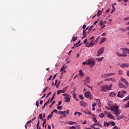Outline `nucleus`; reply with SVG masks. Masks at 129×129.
<instances>
[{
	"label": "nucleus",
	"mask_w": 129,
	"mask_h": 129,
	"mask_svg": "<svg viewBox=\"0 0 129 129\" xmlns=\"http://www.w3.org/2000/svg\"><path fill=\"white\" fill-rule=\"evenodd\" d=\"M84 112L85 113V114H88L89 115H91L92 113L91 112H90V111H84Z\"/></svg>",
	"instance_id": "obj_27"
},
{
	"label": "nucleus",
	"mask_w": 129,
	"mask_h": 129,
	"mask_svg": "<svg viewBox=\"0 0 129 129\" xmlns=\"http://www.w3.org/2000/svg\"><path fill=\"white\" fill-rule=\"evenodd\" d=\"M93 120L95 122L97 121V120L95 117L93 118Z\"/></svg>",
	"instance_id": "obj_60"
},
{
	"label": "nucleus",
	"mask_w": 129,
	"mask_h": 129,
	"mask_svg": "<svg viewBox=\"0 0 129 129\" xmlns=\"http://www.w3.org/2000/svg\"><path fill=\"white\" fill-rule=\"evenodd\" d=\"M85 97L86 98H89L90 100H92L93 99V97L91 96V93L90 92H87L85 93Z\"/></svg>",
	"instance_id": "obj_9"
},
{
	"label": "nucleus",
	"mask_w": 129,
	"mask_h": 129,
	"mask_svg": "<svg viewBox=\"0 0 129 129\" xmlns=\"http://www.w3.org/2000/svg\"><path fill=\"white\" fill-rule=\"evenodd\" d=\"M105 114L106 116L108 117V118H110V119H115L114 116H113L112 114H111L110 112H107V111H105Z\"/></svg>",
	"instance_id": "obj_6"
},
{
	"label": "nucleus",
	"mask_w": 129,
	"mask_h": 129,
	"mask_svg": "<svg viewBox=\"0 0 129 129\" xmlns=\"http://www.w3.org/2000/svg\"><path fill=\"white\" fill-rule=\"evenodd\" d=\"M115 125V122L114 121H111V125L114 126Z\"/></svg>",
	"instance_id": "obj_42"
},
{
	"label": "nucleus",
	"mask_w": 129,
	"mask_h": 129,
	"mask_svg": "<svg viewBox=\"0 0 129 129\" xmlns=\"http://www.w3.org/2000/svg\"><path fill=\"white\" fill-rule=\"evenodd\" d=\"M97 103H98V104H100L101 103V101L99 99H98L96 101Z\"/></svg>",
	"instance_id": "obj_52"
},
{
	"label": "nucleus",
	"mask_w": 129,
	"mask_h": 129,
	"mask_svg": "<svg viewBox=\"0 0 129 129\" xmlns=\"http://www.w3.org/2000/svg\"><path fill=\"white\" fill-rule=\"evenodd\" d=\"M76 123V122H74L73 121H69L68 122V124H70V125H73L74 124H75Z\"/></svg>",
	"instance_id": "obj_22"
},
{
	"label": "nucleus",
	"mask_w": 129,
	"mask_h": 129,
	"mask_svg": "<svg viewBox=\"0 0 129 129\" xmlns=\"http://www.w3.org/2000/svg\"><path fill=\"white\" fill-rule=\"evenodd\" d=\"M55 101H53V102H52L50 106H49L50 108H51L52 106H53V105L54 104Z\"/></svg>",
	"instance_id": "obj_47"
},
{
	"label": "nucleus",
	"mask_w": 129,
	"mask_h": 129,
	"mask_svg": "<svg viewBox=\"0 0 129 129\" xmlns=\"http://www.w3.org/2000/svg\"><path fill=\"white\" fill-rule=\"evenodd\" d=\"M99 117H100L101 118H103V117H105L104 113H101V114H99Z\"/></svg>",
	"instance_id": "obj_24"
},
{
	"label": "nucleus",
	"mask_w": 129,
	"mask_h": 129,
	"mask_svg": "<svg viewBox=\"0 0 129 129\" xmlns=\"http://www.w3.org/2000/svg\"><path fill=\"white\" fill-rule=\"evenodd\" d=\"M55 94L53 95L52 97L51 98L50 102H52V101L54 100V97Z\"/></svg>",
	"instance_id": "obj_44"
},
{
	"label": "nucleus",
	"mask_w": 129,
	"mask_h": 129,
	"mask_svg": "<svg viewBox=\"0 0 129 129\" xmlns=\"http://www.w3.org/2000/svg\"><path fill=\"white\" fill-rule=\"evenodd\" d=\"M86 86L88 88H90L91 90H93V88L91 86H89V85H86Z\"/></svg>",
	"instance_id": "obj_56"
},
{
	"label": "nucleus",
	"mask_w": 129,
	"mask_h": 129,
	"mask_svg": "<svg viewBox=\"0 0 129 129\" xmlns=\"http://www.w3.org/2000/svg\"><path fill=\"white\" fill-rule=\"evenodd\" d=\"M39 123H40V121L39 120V121H38L37 124L36 125L37 129H38V128H39Z\"/></svg>",
	"instance_id": "obj_43"
},
{
	"label": "nucleus",
	"mask_w": 129,
	"mask_h": 129,
	"mask_svg": "<svg viewBox=\"0 0 129 129\" xmlns=\"http://www.w3.org/2000/svg\"><path fill=\"white\" fill-rule=\"evenodd\" d=\"M112 87V84H110L109 86L108 85L102 86L101 89V91H102V92H107L109 90H111Z\"/></svg>",
	"instance_id": "obj_3"
},
{
	"label": "nucleus",
	"mask_w": 129,
	"mask_h": 129,
	"mask_svg": "<svg viewBox=\"0 0 129 129\" xmlns=\"http://www.w3.org/2000/svg\"><path fill=\"white\" fill-rule=\"evenodd\" d=\"M36 105L37 108H38V107H39V104H38V101H37L36 102Z\"/></svg>",
	"instance_id": "obj_61"
},
{
	"label": "nucleus",
	"mask_w": 129,
	"mask_h": 129,
	"mask_svg": "<svg viewBox=\"0 0 129 129\" xmlns=\"http://www.w3.org/2000/svg\"><path fill=\"white\" fill-rule=\"evenodd\" d=\"M73 97L74 98H75L76 99L77 96H76V93H73Z\"/></svg>",
	"instance_id": "obj_45"
},
{
	"label": "nucleus",
	"mask_w": 129,
	"mask_h": 129,
	"mask_svg": "<svg viewBox=\"0 0 129 129\" xmlns=\"http://www.w3.org/2000/svg\"><path fill=\"white\" fill-rule=\"evenodd\" d=\"M129 107V101L124 105V108H128Z\"/></svg>",
	"instance_id": "obj_31"
},
{
	"label": "nucleus",
	"mask_w": 129,
	"mask_h": 129,
	"mask_svg": "<svg viewBox=\"0 0 129 129\" xmlns=\"http://www.w3.org/2000/svg\"><path fill=\"white\" fill-rule=\"evenodd\" d=\"M86 28V25H83V26L82 27L83 29L85 30Z\"/></svg>",
	"instance_id": "obj_62"
},
{
	"label": "nucleus",
	"mask_w": 129,
	"mask_h": 129,
	"mask_svg": "<svg viewBox=\"0 0 129 129\" xmlns=\"http://www.w3.org/2000/svg\"><path fill=\"white\" fill-rule=\"evenodd\" d=\"M79 98H80V99H81V100H83L84 99L83 95H80L79 96Z\"/></svg>",
	"instance_id": "obj_35"
},
{
	"label": "nucleus",
	"mask_w": 129,
	"mask_h": 129,
	"mask_svg": "<svg viewBox=\"0 0 129 129\" xmlns=\"http://www.w3.org/2000/svg\"><path fill=\"white\" fill-rule=\"evenodd\" d=\"M106 40V38H103L102 39H101L100 44H101V43H103V42H104Z\"/></svg>",
	"instance_id": "obj_26"
},
{
	"label": "nucleus",
	"mask_w": 129,
	"mask_h": 129,
	"mask_svg": "<svg viewBox=\"0 0 129 129\" xmlns=\"http://www.w3.org/2000/svg\"><path fill=\"white\" fill-rule=\"evenodd\" d=\"M48 129H51L50 125H48Z\"/></svg>",
	"instance_id": "obj_64"
},
{
	"label": "nucleus",
	"mask_w": 129,
	"mask_h": 129,
	"mask_svg": "<svg viewBox=\"0 0 129 129\" xmlns=\"http://www.w3.org/2000/svg\"><path fill=\"white\" fill-rule=\"evenodd\" d=\"M118 86H119V88H124V89H126V86H125L124 85H123V84H122V83H119L118 84Z\"/></svg>",
	"instance_id": "obj_17"
},
{
	"label": "nucleus",
	"mask_w": 129,
	"mask_h": 129,
	"mask_svg": "<svg viewBox=\"0 0 129 129\" xmlns=\"http://www.w3.org/2000/svg\"><path fill=\"white\" fill-rule=\"evenodd\" d=\"M87 64L90 66L91 68H92L95 64V60L92 59H88Z\"/></svg>",
	"instance_id": "obj_4"
},
{
	"label": "nucleus",
	"mask_w": 129,
	"mask_h": 129,
	"mask_svg": "<svg viewBox=\"0 0 129 129\" xmlns=\"http://www.w3.org/2000/svg\"><path fill=\"white\" fill-rule=\"evenodd\" d=\"M77 37H75V36H74V37H73L72 40H71V41H76V40H77Z\"/></svg>",
	"instance_id": "obj_33"
},
{
	"label": "nucleus",
	"mask_w": 129,
	"mask_h": 129,
	"mask_svg": "<svg viewBox=\"0 0 129 129\" xmlns=\"http://www.w3.org/2000/svg\"><path fill=\"white\" fill-rule=\"evenodd\" d=\"M65 113H66V111H58L59 114H65Z\"/></svg>",
	"instance_id": "obj_32"
},
{
	"label": "nucleus",
	"mask_w": 129,
	"mask_h": 129,
	"mask_svg": "<svg viewBox=\"0 0 129 129\" xmlns=\"http://www.w3.org/2000/svg\"><path fill=\"white\" fill-rule=\"evenodd\" d=\"M113 75H115V74H113V73L105 74V75H104V78H108V77H110L111 76H113Z\"/></svg>",
	"instance_id": "obj_16"
},
{
	"label": "nucleus",
	"mask_w": 129,
	"mask_h": 129,
	"mask_svg": "<svg viewBox=\"0 0 129 129\" xmlns=\"http://www.w3.org/2000/svg\"><path fill=\"white\" fill-rule=\"evenodd\" d=\"M67 67V64H66V63L63 64L62 68L60 70V72H62L63 71V70H65L66 69Z\"/></svg>",
	"instance_id": "obj_21"
},
{
	"label": "nucleus",
	"mask_w": 129,
	"mask_h": 129,
	"mask_svg": "<svg viewBox=\"0 0 129 129\" xmlns=\"http://www.w3.org/2000/svg\"><path fill=\"white\" fill-rule=\"evenodd\" d=\"M53 112H55V113H56V114H58V111L56 109H54L53 110Z\"/></svg>",
	"instance_id": "obj_54"
},
{
	"label": "nucleus",
	"mask_w": 129,
	"mask_h": 129,
	"mask_svg": "<svg viewBox=\"0 0 129 129\" xmlns=\"http://www.w3.org/2000/svg\"><path fill=\"white\" fill-rule=\"evenodd\" d=\"M105 81H113V82H115L116 80L114 79V78H106L104 80Z\"/></svg>",
	"instance_id": "obj_15"
},
{
	"label": "nucleus",
	"mask_w": 129,
	"mask_h": 129,
	"mask_svg": "<svg viewBox=\"0 0 129 129\" xmlns=\"http://www.w3.org/2000/svg\"><path fill=\"white\" fill-rule=\"evenodd\" d=\"M93 27H94L93 25H92V26H91L90 27V28L89 29V31H91V30H92V28H93Z\"/></svg>",
	"instance_id": "obj_55"
},
{
	"label": "nucleus",
	"mask_w": 129,
	"mask_h": 129,
	"mask_svg": "<svg viewBox=\"0 0 129 129\" xmlns=\"http://www.w3.org/2000/svg\"><path fill=\"white\" fill-rule=\"evenodd\" d=\"M54 112H53V110L51 112V114H50V118H52V116H53V114Z\"/></svg>",
	"instance_id": "obj_58"
},
{
	"label": "nucleus",
	"mask_w": 129,
	"mask_h": 129,
	"mask_svg": "<svg viewBox=\"0 0 129 129\" xmlns=\"http://www.w3.org/2000/svg\"><path fill=\"white\" fill-rule=\"evenodd\" d=\"M101 14H102V12H101V10H99L98 11V13H97V16L98 17H99V16H100V15H101Z\"/></svg>",
	"instance_id": "obj_25"
},
{
	"label": "nucleus",
	"mask_w": 129,
	"mask_h": 129,
	"mask_svg": "<svg viewBox=\"0 0 129 129\" xmlns=\"http://www.w3.org/2000/svg\"><path fill=\"white\" fill-rule=\"evenodd\" d=\"M87 62H88V60H86V61H83L82 63L83 64L85 65V64H87Z\"/></svg>",
	"instance_id": "obj_51"
},
{
	"label": "nucleus",
	"mask_w": 129,
	"mask_h": 129,
	"mask_svg": "<svg viewBox=\"0 0 129 129\" xmlns=\"http://www.w3.org/2000/svg\"><path fill=\"white\" fill-rule=\"evenodd\" d=\"M97 126H99L100 127H102L103 126L102 124H101L100 123H98V122H97Z\"/></svg>",
	"instance_id": "obj_48"
},
{
	"label": "nucleus",
	"mask_w": 129,
	"mask_h": 129,
	"mask_svg": "<svg viewBox=\"0 0 129 129\" xmlns=\"http://www.w3.org/2000/svg\"><path fill=\"white\" fill-rule=\"evenodd\" d=\"M64 99H66V102H70L71 98H70V96L69 94H66Z\"/></svg>",
	"instance_id": "obj_10"
},
{
	"label": "nucleus",
	"mask_w": 129,
	"mask_h": 129,
	"mask_svg": "<svg viewBox=\"0 0 129 129\" xmlns=\"http://www.w3.org/2000/svg\"><path fill=\"white\" fill-rule=\"evenodd\" d=\"M48 88V87H46V88H45V89H44V90H43V93H45V92H46Z\"/></svg>",
	"instance_id": "obj_46"
},
{
	"label": "nucleus",
	"mask_w": 129,
	"mask_h": 129,
	"mask_svg": "<svg viewBox=\"0 0 129 129\" xmlns=\"http://www.w3.org/2000/svg\"><path fill=\"white\" fill-rule=\"evenodd\" d=\"M126 91H119L117 94V96L120 98H123L124 97V94H126Z\"/></svg>",
	"instance_id": "obj_7"
},
{
	"label": "nucleus",
	"mask_w": 129,
	"mask_h": 129,
	"mask_svg": "<svg viewBox=\"0 0 129 129\" xmlns=\"http://www.w3.org/2000/svg\"><path fill=\"white\" fill-rule=\"evenodd\" d=\"M91 46L92 45H94L95 44V42H94V40H92L90 42Z\"/></svg>",
	"instance_id": "obj_37"
},
{
	"label": "nucleus",
	"mask_w": 129,
	"mask_h": 129,
	"mask_svg": "<svg viewBox=\"0 0 129 129\" xmlns=\"http://www.w3.org/2000/svg\"><path fill=\"white\" fill-rule=\"evenodd\" d=\"M99 38H100V36H98L96 38V39L95 40V43H98V39H99Z\"/></svg>",
	"instance_id": "obj_39"
},
{
	"label": "nucleus",
	"mask_w": 129,
	"mask_h": 129,
	"mask_svg": "<svg viewBox=\"0 0 129 129\" xmlns=\"http://www.w3.org/2000/svg\"><path fill=\"white\" fill-rule=\"evenodd\" d=\"M52 77V76L51 75H50L49 78H48V79H47V81H50V80H51Z\"/></svg>",
	"instance_id": "obj_53"
},
{
	"label": "nucleus",
	"mask_w": 129,
	"mask_h": 129,
	"mask_svg": "<svg viewBox=\"0 0 129 129\" xmlns=\"http://www.w3.org/2000/svg\"><path fill=\"white\" fill-rule=\"evenodd\" d=\"M57 108L58 109V110H62V106L58 105Z\"/></svg>",
	"instance_id": "obj_34"
},
{
	"label": "nucleus",
	"mask_w": 129,
	"mask_h": 129,
	"mask_svg": "<svg viewBox=\"0 0 129 129\" xmlns=\"http://www.w3.org/2000/svg\"><path fill=\"white\" fill-rule=\"evenodd\" d=\"M119 30L121 31H125L124 28H119Z\"/></svg>",
	"instance_id": "obj_59"
},
{
	"label": "nucleus",
	"mask_w": 129,
	"mask_h": 129,
	"mask_svg": "<svg viewBox=\"0 0 129 129\" xmlns=\"http://www.w3.org/2000/svg\"><path fill=\"white\" fill-rule=\"evenodd\" d=\"M80 42H81L80 40H79V41L77 42L76 44H75V45H77L76 47H78V46H80V44H79L80 43Z\"/></svg>",
	"instance_id": "obj_29"
},
{
	"label": "nucleus",
	"mask_w": 129,
	"mask_h": 129,
	"mask_svg": "<svg viewBox=\"0 0 129 129\" xmlns=\"http://www.w3.org/2000/svg\"><path fill=\"white\" fill-rule=\"evenodd\" d=\"M121 49H122V53L118 52L117 53L118 56H127V54H128V48H121Z\"/></svg>",
	"instance_id": "obj_2"
},
{
	"label": "nucleus",
	"mask_w": 129,
	"mask_h": 129,
	"mask_svg": "<svg viewBox=\"0 0 129 129\" xmlns=\"http://www.w3.org/2000/svg\"><path fill=\"white\" fill-rule=\"evenodd\" d=\"M124 20H125L126 21L127 20H129V17H125V18H124Z\"/></svg>",
	"instance_id": "obj_63"
},
{
	"label": "nucleus",
	"mask_w": 129,
	"mask_h": 129,
	"mask_svg": "<svg viewBox=\"0 0 129 129\" xmlns=\"http://www.w3.org/2000/svg\"><path fill=\"white\" fill-rule=\"evenodd\" d=\"M103 59H104L103 56H102V57H97L96 58V60H97V61H101L102 60H103Z\"/></svg>",
	"instance_id": "obj_18"
},
{
	"label": "nucleus",
	"mask_w": 129,
	"mask_h": 129,
	"mask_svg": "<svg viewBox=\"0 0 129 129\" xmlns=\"http://www.w3.org/2000/svg\"><path fill=\"white\" fill-rule=\"evenodd\" d=\"M91 82V78L88 76H86L85 77V80H84V84L85 86H87L86 85H88V84H89V83Z\"/></svg>",
	"instance_id": "obj_5"
},
{
	"label": "nucleus",
	"mask_w": 129,
	"mask_h": 129,
	"mask_svg": "<svg viewBox=\"0 0 129 129\" xmlns=\"http://www.w3.org/2000/svg\"><path fill=\"white\" fill-rule=\"evenodd\" d=\"M104 51V47H101V48H100L99 50L97 52V56H100V55H101L102 53H103Z\"/></svg>",
	"instance_id": "obj_8"
},
{
	"label": "nucleus",
	"mask_w": 129,
	"mask_h": 129,
	"mask_svg": "<svg viewBox=\"0 0 129 129\" xmlns=\"http://www.w3.org/2000/svg\"><path fill=\"white\" fill-rule=\"evenodd\" d=\"M70 129H76V127L75 126H71Z\"/></svg>",
	"instance_id": "obj_50"
},
{
	"label": "nucleus",
	"mask_w": 129,
	"mask_h": 129,
	"mask_svg": "<svg viewBox=\"0 0 129 129\" xmlns=\"http://www.w3.org/2000/svg\"><path fill=\"white\" fill-rule=\"evenodd\" d=\"M89 27H87V28L86 29H84L83 30V38H85V37H86L87 34L86 33V30H87V29H88Z\"/></svg>",
	"instance_id": "obj_11"
},
{
	"label": "nucleus",
	"mask_w": 129,
	"mask_h": 129,
	"mask_svg": "<svg viewBox=\"0 0 129 129\" xmlns=\"http://www.w3.org/2000/svg\"><path fill=\"white\" fill-rule=\"evenodd\" d=\"M39 118L40 119H43V117H42V113H41L40 114H39Z\"/></svg>",
	"instance_id": "obj_40"
},
{
	"label": "nucleus",
	"mask_w": 129,
	"mask_h": 129,
	"mask_svg": "<svg viewBox=\"0 0 129 129\" xmlns=\"http://www.w3.org/2000/svg\"><path fill=\"white\" fill-rule=\"evenodd\" d=\"M110 109L111 111L114 112V114H115L117 116H119V114L121 113L120 111H119V106L118 105H113V106L110 107Z\"/></svg>",
	"instance_id": "obj_1"
},
{
	"label": "nucleus",
	"mask_w": 129,
	"mask_h": 129,
	"mask_svg": "<svg viewBox=\"0 0 129 129\" xmlns=\"http://www.w3.org/2000/svg\"><path fill=\"white\" fill-rule=\"evenodd\" d=\"M104 126H105V127H108L109 126V124H108V122H104Z\"/></svg>",
	"instance_id": "obj_28"
},
{
	"label": "nucleus",
	"mask_w": 129,
	"mask_h": 129,
	"mask_svg": "<svg viewBox=\"0 0 129 129\" xmlns=\"http://www.w3.org/2000/svg\"><path fill=\"white\" fill-rule=\"evenodd\" d=\"M67 90V87L66 88H63V90H58V91H57V95H59V94H60V93H64V92L66 91Z\"/></svg>",
	"instance_id": "obj_13"
},
{
	"label": "nucleus",
	"mask_w": 129,
	"mask_h": 129,
	"mask_svg": "<svg viewBox=\"0 0 129 129\" xmlns=\"http://www.w3.org/2000/svg\"><path fill=\"white\" fill-rule=\"evenodd\" d=\"M113 129H118V127H117V126H115V125L113 127Z\"/></svg>",
	"instance_id": "obj_57"
},
{
	"label": "nucleus",
	"mask_w": 129,
	"mask_h": 129,
	"mask_svg": "<svg viewBox=\"0 0 129 129\" xmlns=\"http://www.w3.org/2000/svg\"><path fill=\"white\" fill-rule=\"evenodd\" d=\"M79 74H80V76H84V73L83 72L82 70H80Z\"/></svg>",
	"instance_id": "obj_30"
},
{
	"label": "nucleus",
	"mask_w": 129,
	"mask_h": 129,
	"mask_svg": "<svg viewBox=\"0 0 129 129\" xmlns=\"http://www.w3.org/2000/svg\"><path fill=\"white\" fill-rule=\"evenodd\" d=\"M121 81H122V82H123V83H124V84H126V85H128V83L125 79H121Z\"/></svg>",
	"instance_id": "obj_20"
},
{
	"label": "nucleus",
	"mask_w": 129,
	"mask_h": 129,
	"mask_svg": "<svg viewBox=\"0 0 129 129\" xmlns=\"http://www.w3.org/2000/svg\"><path fill=\"white\" fill-rule=\"evenodd\" d=\"M129 67V63H121L120 67L122 68H128Z\"/></svg>",
	"instance_id": "obj_14"
},
{
	"label": "nucleus",
	"mask_w": 129,
	"mask_h": 129,
	"mask_svg": "<svg viewBox=\"0 0 129 129\" xmlns=\"http://www.w3.org/2000/svg\"><path fill=\"white\" fill-rule=\"evenodd\" d=\"M88 43H89V42H88L87 43V47H90L91 46V42H90V43H89V44H88Z\"/></svg>",
	"instance_id": "obj_49"
},
{
	"label": "nucleus",
	"mask_w": 129,
	"mask_h": 129,
	"mask_svg": "<svg viewBox=\"0 0 129 129\" xmlns=\"http://www.w3.org/2000/svg\"><path fill=\"white\" fill-rule=\"evenodd\" d=\"M103 24H104V22L102 21H101L100 23V25L101 26V29H103L104 27H105V25H103Z\"/></svg>",
	"instance_id": "obj_19"
},
{
	"label": "nucleus",
	"mask_w": 129,
	"mask_h": 129,
	"mask_svg": "<svg viewBox=\"0 0 129 129\" xmlns=\"http://www.w3.org/2000/svg\"><path fill=\"white\" fill-rule=\"evenodd\" d=\"M118 74L119 75H122L123 74V71L121 70H120V71H118Z\"/></svg>",
	"instance_id": "obj_41"
},
{
	"label": "nucleus",
	"mask_w": 129,
	"mask_h": 129,
	"mask_svg": "<svg viewBox=\"0 0 129 129\" xmlns=\"http://www.w3.org/2000/svg\"><path fill=\"white\" fill-rule=\"evenodd\" d=\"M111 105H112V102H111V101L108 102V105L110 106V107H109L110 108V107H112Z\"/></svg>",
	"instance_id": "obj_36"
},
{
	"label": "nucleus",
	"mask_w": 129,
	"mask_h": 129,
	"mask_svg": "<svg viewBox=\"0 0 129 129\" xmlns=\"http://www.w3.org/2000/svg\"><path fill=\"white\" fill-rule=\"evenodd\" d=\"M109 95L110 97H114V96H115V93H114V92H111Z\"/></svg>",
	"instance_id": "obj_23"
},
{
	"label": "nucleus",
	"mask_w": 129,
	"mask_h": 129,
	"mask_svg": "<svg viewBox=\"0 0 129 129\" xmlns=\"http://www.w3.org/2000/svg\"><path fill=\"white\" fill-rule=\"evenodd\" d=\"M80 104L83 107H86L88 105L87 103L85 102V101H80Z\"/></svg>",
	"instance_id": "obj_12"
},
{
	"label": "nucleus",
	"mask_w": 129,
	"mask_h": 129,
	"mask_svg": "<svg viewBox=\"0 0 129 129\" xmlns=\"http://www.w3.org/2000/svg\"><path fill=\"white\" fill-rule=\"evenodd\" d=\"M129 100V96H127L124 99H123V101H127Z\"/></svg>",
	"instance_id": "obj_38"
}]
</instances>
